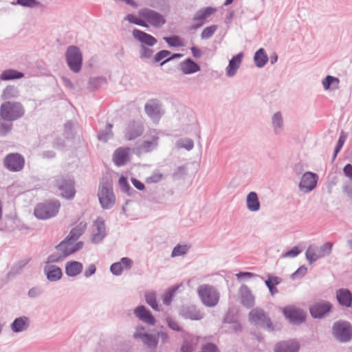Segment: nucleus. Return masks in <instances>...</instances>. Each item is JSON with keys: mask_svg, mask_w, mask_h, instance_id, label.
<instances>
[{"mask_svg": "<svg viewBox=\"0 0 352 352\" xmlns=\"http://www.w3.org/2000/svg\"><path fill=\"white\" fill-rule=\"evenodd\" d=\"M197 293L201 302L206 307H213L219 300V293L212 285L204 284L199 286Z\"/></svg>", "mask_w": 352, "mask_h": 352, "instance_id": "f257e3e1", "label": "nucleus"}, {"mask_svg": "<svg viewBox=\"0 0 352 352\" xmlns=\"http://www.w3.org/2000/svg\"><path fill=\"white\" fill-rule=\"evenodd\" d=\"M54 186L59 191L60 195L67 199H71L74 197L76 190L74 188V182L69 176L60 175L54 178L53 182Z\"/></svg>", "mask_w": 352, "mask_h": 352, "instance_id": "f03ea898", "label": "nucleus"}, {"mask_svg": "<svg viewBox=\"0 0 352 352\" xmlns=\"http://www.w3.org/2000/svg\"><path fill=\"white\" fill-rule=\"evenodd\" d=\"M98 197L102 208L110 209L116 203L112 184L108 181L102 182L98 187Z\"/></svg>", "mask_w": 352, "mask_h": 352, "instance_id": "7ed1b4c3", "label": "nucleus"}, {"mask_svg": "<svg viewBox=\"0 0 352 352\" xmlns=\"http://www.w3.org/2000/svg\"><path fill=\"white\" fill-rule=\"evenodd\" d=\"M58 201H51L40 204L34 209V214L39 219H47L55 217L60 209Z\"/></svg>", "mask_w": 352, "mask_h": 352, "instance_id": "20e7f679", "label": "nucleus"}, {"mask_svg": "<svg viewBox=\"0 0 352 352\" xmlns=\"http://www.w3.org/2000/svg\"><path fill=\"white\" fill-rule=\"evenodd\" d=\"M24 111L20 103L7 102L1 104L0 115L3 120L12 121L23 115Z\"/></svg>", "mask_w": 352, "mask_h": 352, "instance_id": "39448f33", "label": "nucleus"}, {"mask_svg": "<svg viewBox=\"0 0 352 352\" xmlns=\"http://www.w3.org/2000/svg\"><path fill=\"white\" fill-rule=\"evenodd\" d=\"M333 244L330 242L324 243L320 248L312 245L308 247L305 256L309 264L313 263L320 258L329 256L332 250Z\"/></svg>", "mask_w": 352, "mask_h": 352, "instance_id": "423d86ee", "label": "nucleus"}, {"mask_svg": "<svg viewBox=\"0 0 352 352\" xmlns=\"http://www.w3.org/2000/svg\"><path fill=\"white\" fill-rule=\"evenodd\" d=\"M249 320L252 324L265 328L270 331L274 330V326L270 319L264 310L260 308H255L250 311L249 314Z\"/></svg>", "mask_w": 352, "mask_h": 352, "instance_id": "0eeeda50", "label": "nucleus"}, {"mask_svg": "<svg viewBox=\"0 0 352 352\" xmlns=\"http://www.w3.org/2000/svg\"><path fill=\"white\" fill-rule=\"evenodd\" d=\"M158 133L155 130H151L143 138V140L138 145L137 151L139 153H147L156 149L159 141Z\"/></svg>", "mask_w": 352, "mask_h": 352, "instance_id": "6e6552de", "label": "nucleus"}, {"mask_svg": "<svg viewBox=\"0 0 352 352\" xmlns=\"http://www.w3.org/2000/svg\"><path fill=\"white\" fill-rule=\"evenodd\" d=\"M334 338L341 342H346L352 338V327L349 322L338 321L334 323L332 328Z\"/></svg>", "mask_w": 352, "mask_h": 352, "instance_id": "1a4fd4ad", "label": "nucleus"}, {"mask_svg": "<svg viewBox=\"0 0 352 352\" xmlns=\"http://www.w3.org/2000/svg\"><path fill=\"white\" fill-rule=\"evenodd\" d=\"M66 60L70 69L74 73H78L82 67V57L78 47L69 46L66 52Z\"/></svg>", "mask_w": 352, "mask_h": 352, "instance_id": "9d476101", "label": "nucleus"}, {"mask_svg": "<svg viewBox=\"0 0 352 352\" xmlns=\"http://www.w3.org/2000/svg\"><path fill=\"white\" fill-rule=\"evenodd\" d=\"M138 14L140 18L144 19L151 25L156 28L162 27L166 21L162 14L149 8L140 9L138 11Z\"/></svg>", "mask_w": 352, "mask_h": 352, "instance_id": "9b49d317", "label": "nucleus"}, {"mask_svg": "<svg viewBox=\"0 0 352 352\" xmlns=\"http://www.w3.org/2000/svg\"><path fill=\"white\" fill-rule=\"evenodd\" d=\"M133 338L140 340L149 349H154L157 347V340L156 338L147 333L145 328L142 325H139L135 328Z\"/></svg>", "mask_w": 352, "mask_h": 352, "instance_id": "f8f14e48", "label": "nucleus"}, {"mask_svg": "<svg viewBox=\"0 0 352 352\" xmlns=\"http://www.w3.org/2000/svg\"><path fill=\"white\" fill-rule=\"evenodd\" d=\"M318 176L312 172L305 173L301 177L298 187L300 191L308 193L312 191L317 185Z\"/></svg>", "mask_w": 352, "mask_h": 352, "instance_id": "ddd939ff", "label": "nucleus"}, {"mask_svg": "<svg viewBox=\"0 0 352 352\" xmlns=\"http://www.w3.org/2000/svg\"><path fill=\"white\" fill-rule=\"evenodd\" d=\"M284 316L293 324H300L305 320L306 314L300 309L294 306H288L283 309Z\"/></svg>", "mask_w": 352, "mask_h": 352, "instance_id": "4468645a", "label": "nucleus"}, {"mask_svg": "<svg viewBox=\"0 0 352 352\" xmlns=\"http://www.w3.org/2000/svg\"><path fill=\"white\" fill-rule=\"evenodd\" d=\"M4 165L10 170L19 171L24 166V159L18 153H11L5 158Z\"/></svg>", "mask_w": 352, "mask_h": 352, "instance_id": "2eb2a0df", "label": "nucleus"}, {"mask_svg": "<svg viewBox=\"0 0 352 352\" xmlns=\"http://www.w3.org/2000/svg\"><path fill=\"white\" fill-rule=\"evenodd\" d=\"M179 315L185 319L199 320L204 318V314L195 305H184L179 310Z\"/></svg>", "mask_w": 352, "mask_h": 352, "instance_id": "dca6fc26", "label": "nucleus"}, {"mask_svg": "<svg viewBox=\"0 0 352 352\" xmlns=\"http://www.w3.org/2000/svg\"><path fill=\"white\" fill-rule=\"evenodd\" d=\"M83 247V242L79 241L76 243L75 242H72L68 241V239H65L60 244H58L56 248L58 252H61L65 255V256H67L80 250H81Z\"/></svg>", "mask_w": 352, "mask_h": 352, "instance_id": "f3484780", "label": "nucleus"}, {"mask_svg": "<svg viewBox=\"0 0 352 352\" xmlns=\"http://www.w3.org/2000/svg\"><path fill=\"white\" fill-rule=\"evenodd\" d=\"M216 10L214 8L206 7L197 11L193 17L195 23L192 25L191 29L196 30L202 26L204 21L214 13Z\"/></svg>", "mask_w": 352, "mask_h": 352, "instance_id": "a211bd4d", "label": "nucleus"}, {"mask_svg": "<svg viewBox=\"0 0 352 352\" xmlns=\"http://www.w3.org/2000/svg\"><path fill=\"white\" fill-rule=\"evenodd\" d=\"M331 305L327 301H320L314 304L309 309L312 317L321 318L325 316L331 310Z\"/></svg>", "mask_w": 352, "mask_h": 352, "instance_id": "6ab92c4d", "label": "nucleus"}, {"mask_svg": "<svg viewBox=\"0 0 352 352\" xmlns=\"http://www.w3.org/2000/svg\"><path fill=\"white\" fill-rule=\"evenodd\" d=\"M143 124L140 122H131L126 127L124 137L128 140H133L140 137L144 132Z\"/></svg>", "mask_w": 352, "mask_h": 352, "instance_id": "aec40b11", "label": "nucleus"}, {"mask_svg": "<svg viewBox=\"0 0 352 352\" xmlns=\"http://www.w3.org/2000/svg\"><path fill=\"white\" fill-rule=\"evenodd\" d=\"M106 236V226L103 219L98 217L94 223L92 242L98 243Z\"/></svg>", "mask_w": 352, "mask_h": 352, "instance_id": "412c9836", "label": "nucleus"}, {"mask_svg": "<svg viewBox=\"0 0 352 352\" xmlns=\"http://www.w3.org/2000/svg\"><path fill=\"white\" fill-rule=\"evenodd\" d=\"M132 35L140 43V46H154L157 42L154 36L138 29H134Z\"/></svg>", "mask_w": 352, "mask_h": 352, "instance_id": "4be33fe9", "label": "nucleus"}, {"mask_svg": "<svg viewBox=\"0 0 352 352\" xmlns=\"http://www.w3.org/2000/svg\"><path fill=\"white\" fill-rule=\"evenodd\" d=\"M134 314L139 320L145 324L148 325H154L155 323V319L150 311L143 305L138 306L134 309Z\"/></svg>", "mask_w": 352, "mask_h": 352, "instance_id": "5701e85b", "label": "nucleus"}, {"mask_svg": "<svg viewBox=\"0 0 352 352\" xmlns=\"http://www.w3.org/2000/svg\"><path fill=\"white\" fill-rule=\"evenodd\" d=\"M133 265V261L127 257H123L119 262L113 263L110 267L111 272L116 276L122 274L124 269L129 270Z\"/></svg>", "mask_w": 352, "mask_h": 352, "instance_id": "b1692460", "label": "nucleus"}, {"mask_svg": "<svg viewBox=\"0 0 352 352\" xmlns=\"http://www.w3.org/2000/svg\"><path fill=\"white\" fill-rule=\"evenodd\" d=\"M244 56L243 52H240L238 54L234 56L229 61V64L226 69V73L227 76L233 77L240 67L242 62V59Z\"/></svg>", "mask_w": 352, "mask_h": 352, "instance_id": "393cba45", "label": "nucleus"}, {"mask_svg": "<svg viewBox=\"0 0 352 352\" xmlns=\"http://www.w3.org/2000/svg\"><path fill=\"white\" fill-rule=\"evenodd\" d=\"M239 295L241 304L247 308H250L254 305V296L252 295L250 288L243 285L239 289Z\"/></svg>", "mask_w": 352, "mask_h": 352, "instance_id": "a878e982", "label": "nucleus"}, {"mask_svg": "<svg viewBox=\"0 0 352 352\" xmlns=\"http://www.w3.org/2000/svg\"><path fill=\"white\" fill-rule=\"evenodd\" d=\"M44 272L47 280L51 282H56L59 280L63 276L61 269L53 264L45 263L44 267Z\"/></svg>", "mask_w": 352, "mask_h": 352, "instance_id": "bb28decb", "label": "nucleus"}, {"mask_svg": "<svg viewBox=\"0 0 352 352\" xmlns=\"http://www.w3.org/2000/svg\"><path fill=\"white\" fill-rule=\"evenodd\" d=\"M30 326V318L27 316L16 318L10 324V329L14 333H20L26 331Z\"/></svg>", "mask_w": 352, "mask_h": 352, "instance_id": "cd10ccee", "label": "nucleus"}, {"mask_svg": "<svg viewBox=\"0 0 352 352\" xmlns=\"http://www.w3.org/2000/svg\"><path fill=\"white\" fill-rule=\"evenodd\" d=\"M129 148H118L113 153V160L114 163L118 166H123L129 161Z\"/></svg>", "mask_w": 352, "mask_h": 352, "instance_id": "c85d7f7f", "label": "nucleus"}, {"mask_svg": "<svg viewBox=\"0 0 352 352\" xmlns=\"http://www.w3.org/2000/svg\"><path fill=\"white\" fill-rule=\"evenodd\" d=\"M145 111L154 121L158 120L163 114L161 105L155 102L146 104Z\"/></svg>", "mask_w": 352, "mask_h": 352, "instance_id": "c756f323", "label": "nucleus"}, {"mask_svg": "<svg viewBox=\"0 0 352 352\" xmlns=\"http://www.w3.org/2000/svg\"><path fill=\"white\" fill-rule=\"evenodd\" d=\"M298 349L299 345L296 341H283L276 344L274 347V352H297Z\"/></svg>", "mask_w": 352, "mask_h": 352, "instance_id": "7c9ffc66", "label": "nucleus"}, {"mask_svg": "<svg viewBox=\"0 0 352 352\" xmlns=\"http://www.w3.org/2000/svg\"><path fill=\"white\" fill-rule=\"evenodd\" d=\"M336 298L339 304L343 307H350L352 305V294L347 289H340L336 292Z\"/></svg>", "mask_w": 352, "mask_h": 352, "instance_id": "2f4dec72", "label": "nucleus"}, {"mask_svg": "<svg viewBox=\"0 0 352 352\" xmlns=\"http://www.w3.org/2000/svg\"><path fill=\"white\" fill-rule=\"evenodd\" d=\"M65 274L69 277H74L80 274L83 269L81 263L75 261H69L65 263Z\"/></svg>", "mask_w": 352, "mask_h": 352, "instance_id": "473e14b6", "label": "nucleus"}, {"mask_svg": "<svg viewBox=\"0 0 352 352\" xmlns=\"http://www.w3.org/2000/svg\"><path fill=\"white\" fill-rule=\"evenodd\" d=\"M246 206L252 212H258L261 208V204L256 192L252 191L246 197Z\"/></svg>", "mask_w": 352, "mask_h": 352, "instance_id": "72a5a7b5", "label": "nucleus"}, {"mask_svg": "<svg viewBox=\"0 0 352 352\" xmlns=\"http://www.w3.org/2000/svg\"><path fill=\"white\" fill-rule=\"evenodd\" d=\"M180 70L184 74H192L200 71V66L191 58H187L179 64Z\"/></svg>", "mask_w": 352, "mask_h": 352, "instance_id": "f704fd0d", "label": "nucleus"}, {"mask_svg": "<svg viewBox=\"0 0 352 352\" xmlns=\"http://www.w3.org/2000/svg\"><path fill=\"white\" fill-rule=\"evenodd\" d=\"M87 228V224L83 222H80L76 227L72 228L67 236L66 239L72 242H76L78 238L84 233Z\"/></svg>", "mask_w": 352, "mask_h": 352, "instance_id": "c9c22d12", "label": "nucleus"}, {"mask_svg": "<svg viewBox=\"0 0 352 352\" xmlns=\"http://www.w3.org/2000/svg\"><path fill=\"white\" fill-rule=\"evenodd\" d=\"M340 80L334 76L328 75L322 80V85L326 91H336L339 88Z\"/></svg>", "mask_w": 352, "mask_h": 352, "instance_id": "e433bc0d", "label": "nucleus"}, {"mask_svg": "<svg viewBox=\"0 0 352 352\" xmlns=\"http://www.w3.org/2000/svg\"><path fill=\"white\" fill-rule=\"evenodd\" d=\"M272 125L273 130L276 134H279L284 125L283 118L282 113L280 111H277L272 117Z\"/></svg>", "mask_w": 352, "mask_h": 352, "instance_id": "4c0bfd02", "label": "nucleus"}, {"mask_svg": "<svg viewBox=\"0 0 352 352\" xmlns=\"http://www.w3.org/2000/svg\"><path fill=\"white\" fill-rule=\"evenodd\" d=\"M254 60L257 67L261 68L265 65L268 61V56L264 49L260 48L256 52L254 56Z\"/></svg>", "mask_w": 352, "mask_h": 352, "instance_id": "58836bf2", "label": "nucleus"}, {"mask_svg": "<svg viewBox=\"0 0 352 352\" xmlns=\"http://www.w3.org/2000/svg\"><path fill=\"white\" fill-rule=\"evenodd\" d=\"M24 76L23 73L14 69H8L3 71L0 75V79L2 80H9L21 78Z\"/></svg>", "mask_w": 352, "mask_h": 352, "instance_id": "ea45409f", "label": "nucleus"}, {"mask_svg": "<svg viewBox=\"0 0 352 352\" xmlns=\"http://www.w3.org/2000/svg\"><path fill=\"white\" fill-rule=\"evenodd\" d=\"M175 146L177 148H185L187 151H191L194 147V142L190 138H180L177 140Z\"/></svg>", "mask_w": 352, "mask_h": 352, "instance_id": "a19ab883", "label": "nucleus"}, {"mask_svg": "<svg viewBox=\"0 0 352 352\" xmlns=\"http://www.w3.org/2000/svg\"><path fill=\"white\" fill-rule=\"evenodd\" d=\"M113 125L111 124H107L106 128L99 132L98 138L99 140L106 142L113 137V133L111 128Z\"/></svg>", "mask_w": 352, "mask_h": 352, "instance_id": "79ce46f5", "label": "nucleus"}, {"mask_svg": "<svg viewBox=\"0 0 352 352\" xmlns=\"http://www.w3.org/2000/svg\"><path fill=\"white\" fill-rule=\"evenodd\" d=\"M152 46H140L139 56L142 60H147L154 57V50Z\"/></svg>", "mask_w": 352, "mask_h": 352, "instance_id": "37998d69", "label": "nucleus"}, {"mask_svg": "<svg viewBox=\"0 0 352 352\" xmlns=\"http://www.w3.org/2000/svg\"><path fill=\"white\" fill-rule=\"evenodd\" d=\"M146 302L155 311H159V305L156 300L155 292H148L145 295Z\"/></svg>", "mask_w": 352, "mask_h": 352, "instance_id": "c03bdc74", "label": "nucleus"}, {"mask_svg": "<svg viewBox=\"0 0 352 352\" xmlns=\"http://www.w3.org/2000/svg\"><path fill=\"white\" fill-rule=\"evenodd\" d=\"M190 247L188 245H177L173 250L171 253L172 257H177L186 254Z\"/></svg>", "mask_w": 352, "mask_h": 352, "instance_id": "a18cd8bd", "label": "nucleus"}, {"mask_svg": "<svg viewBox=\"0 0 352 352\" xmlns=\"http://www.w3.org/2000/svg\"><path fill=\"white\" fill-rule=\"evenodd\" d=\"M29 261V259L19 261L12 267V268L8 274V276H13L16 274L19 273L28 263Z\"/></svg>", "mask_w": 352, "mask_h": 352, "instance_id": "49530a36", "label": "nucleus"}, {"mask_svg": "<svg viewBox=\"0 0 352 352\" xmlns=\"http://www.w3.org/2000/svg\"><path fill=\"white\" fill-rule=\"evenodd\" d=\"M18 90L14 86H8L3 91L2 98L9 99L16 98L18 96Z\"/></svg>", "mask_w": 352, "mask_h": 352, "instance_id": "de8ad7c7", "label": "nucleus"}, {"mask_svg": "<svg viewBox=\"0 0 352 352\" xmlns=\"http://www.w3.org/2000/svg\"><path fill=\"white\" fill-rule=\"evenodd\" d=\"M217 28L218 26L217 25H212L205 28L201 33V38L208 39L211 38L217 31Z\"/></svg>", "mask_w": 352, "mask_h": 352, "instance_id": "09e8293b", "label": "nucleus"}, {"mask_svg": "<svg viewBox=\"0 0 352 352\" xmlns=\"http://www.w3.org/2000/svg\"><path fill=\"white\" fill-rule=\"evenodd\" d=\"M164 179V177L162 173H161L159 170H155L153 172L151 176L146 178L145 182L147 184H155L160 182Z\"/></svg>", "mask_w": 352, "mask_h": 352, "instance_id": "8fccbe9b", "label": "nucleus"}, {"mask_svg": "<svg viewBox=\"0 0 352 352\" xmlns=\"http://www.w3.org/2000/svg\"><path fill=\"white\" fill-rule=\"evenodd\" d=\"M118 184L122 192L126 193L129 196H131L133 192H135L127 183L126 179L124 177H121L119 179Z\"/></svg>", "mask_w": 352, "mask_h": 352, "instance_id": "3c124183", "label": "nucleus"}, {"mask_svg": "<svg viewBox=\"0 0 352 352\" xmlns=\"http://www.w3.org/2000/svg\"><path fill=\"white\" fill-rule=\"evenodd\" d=\"M125 20L128 21L129 23L144 27V28H148V23L141 19L138 18L136 16L129 14H127L125 18Z\"/></svg>", "mask_w": 352, "mask_h": 352, "instance_id": "603ef678", "label": "nucleus"}, {"mask_svg": "<svg viewBox=\"0 0 352 352\" xmlns=\"http://www.w3.org/2000/svg\"><path fill=\"white\" fill-rule=\"evenodd\" d=\"M178 286L169 289L164 295L162 300L163 303L166 305H169L171 303L172 298L175 296L176 290L178 289Z\"/></svg>", "mask_w": 352, "mask_h": 352, "instance_id": "864d4df0", "label": "nucleus"}, {"mask_svg": "<svg viewBox=\"0 0 352 352\" xmlns=\"http://www.w3.org/2000/svg\"><path fill=\"white\" fill-rule=\"evenodd\" d=\"M17 3L27 8H39L42 6L41 2L36 0H17Z\"/></svg>", "mask_w": 352, "mask_h": 352, "instance_id": "5fc2aeb1", "label": "nucleus"}, {"mask_svg": "<svg viewBox=\"0 0 352 352\" xmlns=\"http://www.w3.org/2000/svg\"><path fill=\"white\" fill-rule=\"evenodd\" d=\"M164 40L171 47H181L183 45L182 39L178 36L164 37Z\"/></svg>", "mask_w": 352, "mask_h": 352, "instance_id": "6e6d98bb", "label": "nucleus"}, {"mask_svg": "<svg viewBox=\"0 0 352 352\" xmlns=\"http://www.w3.org/2000/svg\"><path fill=\"white\" fill-rule=\"evenodd\" d=\"M64 258H65V255L61 252H58L57 253L52 254L50 255L45 263L52 264L54 263H58L62 261Z\"/></svg>", "mask_w": 352, "mask_h": 352, "instance_id": "4d7b16f0", "label": "nucleus"}, {"mask_svg": "<svg viewBox=\"0 0 352 352\" xmlns=\"http://www.w3.org/2000/svg\"><path fill=\"white\" fill-rule=\"evenodd\" d=\"M346 138H347V135L344 131H342L341 134H340V136L339 138V140H338V141L337 142V145H336V146L335 148L333 159L336 158L337 154L339 153V151L342 148L344 142L346 140Z\"/></svg>", "mask_w": 352, "mask_h": 352, "instance_id": "13d9d810", "label": "nucleus"}, {"mask_svg": "<svg viewBox=\"0 0 352 352\" xmlns=\"http://www.w3.org/2000/svg\"><path fill=\"white\" fill-rule=\"evenodd\" d=\"M170 54V52L168 50H161L157 52L153 57L154 63H159L164 58H168L167 57Z\"/></svg>", "mask_w": 352, "mask_h": 352, "instance_id": "bf43d9fd", "label": "nucleus"}, {"mask_svg": "<svg viewBox=\"0 0 352 352\" xmlns=\"http://www.w3.org/2000/svg\"><path fill=\"white\" fill-rule=\"evenodd\" d=\"M166 322L170 329L176 331H182V329L179 326V323L171 318H166Z\"/></svg>", "mask_w": 352, "mask_h": 352, "instance_id": "052dcab7", "label": "nucleus"}, {"mask_svg": "<svg viewBox=\"0 0 352 352\" xmlns=\"http://www.w3.org/2000/svg\"><path fill=\"white\" fill-rule=\"evenodd\" d=\"M307 269L305 266H300L294 273H293L291 276L292 279H295L296 278H301L304 276L307 273Z\"/></svg>", "mask_w": 352, "mask_h": 352, "instance_id": "680f3d73", "label": "nucleus"}, {"mask_svg": "<svg viewBox=\"0 0 352 352\" xmlns=\"http://www.w3.org/2000/svg\"><path fill=\"white\" fill-rule=\"evenodd\" d=\"M12 124L0 120V135H6L11 129Z\"/></svg>", "mask_w": 352, "mask_h": 352, "instance_id": "e2e57ef3", "label": "nucleus"}, {"mask_svg": "<svg viewBox=\"0 0 352 352\" xmlns=\"http://www.w3.org/2000/svg\"><path fill=\"white\" fill-rule=\"evenodd\" d=\"M228 329L230 332L237 333L241 331V325L237 321L229 322Z\"/></svg>", "mask_w": 352, "mask_h": 352, "instance_id": "0e129e2a", "label": "nucleus"}, {"mask_svg": "<svg viewBox=\"0 0 352 352\" xmlns=\"http://www.w3.org/2000/svg\"><path fill=\"white\" fill-rule=\"evenodd\" d=\"M106 79L104 78H93L89 80V85L93 87H97L98 86L104 83Z\"/></svg>", "mask_w": 352, "mask_h": 352, "instance_id": "69168bd1", "label": "nucleus"}, {"mask_svg": "<svg viewBox=\"0 0 352 352\" xmlns=\"http://www.w3.org/2000/svg\"><path fill=\"white\" fill-rule=\"evenodd\" d=\"M202 352H219V351L215 344L208 343L203 346Z\"/></svg>", "mask_w": 352, "mask_h": 352, "instance_id": "338daca9", "label": "nucleus"}, {"mask_svg": "<svg viewBox=\"0 0 352 352\" xmlns=\"http://www.w3.org/2000/svg\"><path fill=\"white\" fill-rule=\"evenodd\" d=\"M344 175L352 182V165L347 164L343 168Z\"/></svg>", "mask_w": 352, "mask_h": 352, "instance_id": "774afa93", "label": "nucleus"}]
</instances>
